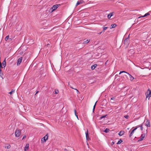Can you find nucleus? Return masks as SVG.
<instances>
[{"label": "nucleus", "mask_w": 151, "mask_h": 151, "mask_svg": "<svg viewBox=\"0 0 151 151\" xmlns=\"http://www.w3.org/2000/svg\"><path fill=\"white\" fill-rule=\"evenodd\" d=\"M21 134V130L20 129H17L15 132V135L16 137H19Z\"/></svg>", "instance_id": "nucleus-1"}, {"label": "nucleus", "mask_w": 151, "mask_h": 151, "mask_svg": "<svg viewBox=\"0 0 151 151\" xmlns=\"http://www.w3.org/2000/svg\"><path fill=\"white\" fill-rule=\"evenodd\" d=\"M151 96V90L150 89H148L147 92V95H146V98L148 97H150Z\"/></svg>", "instance_id": "nucleus-2"}, {"label": "nucleus", "mask_w": 151, "mask_h": 151, "mask_svg": "<svg viewBox=\"0 0 151 151\" xmlns=\"http://www.w3.org/2000/svg\"><path fill=\"white\" fill-rule=\"evenodd\" d=\"M86 135V139L87 141H88L90 140V138L89 137V135L88 134V130H87V132H86L85 133Z\"/></svg>", "instance_id": "nucleus-3"}, {"label": "nucleus", "mask_w": 151, "mask_h": 151, "mask_svg": "<svg viewBox=\"0 0 151 151\" xmlns=\"http://www.w3.org/2000/svg\"><path fill=\"white\" fill-rule=\"evenodd\" d=\"M129 36L128 38H127L125 39L124 42V44L126 45H128L129 44V42L128 40H129Z\"/></svg>", "instance_id": "nucleus-4"}, {"label": "nucleus", "mask_w": 151, "mask_h": 151, "mask_svg": "<svg viewBox=\"0 0 151 151\" xmlns=\"http://www.w3.org/2000/svg\"><path fill=\"white\" fill-rule=\"evenodd\" d=\"M22 57H20L19 58L17 61V65H20V63H21L22 60Z\"/></svg>", "instance_id": "nucleus-5"}, {"label": "nucleus", "mask_w": 151, "mask_h": 151, "mask_svg": "<svg viewBox=\"0 0 151 151\" xmlns=\"http://www.w3.org/2000/svg\"><path fill=\"white\" fill-rule=\"evenodd\" d=\"M60 4H56L55 5H54L53 6V7L54 8L53 9H57L60 6Z\"/></svg>", "instance_id": "nucleus-6"}, {"label": "nucleus", "mask_w": 151, "mask_h": 151, "mask_svg": "<svg viewBox=\"0 0 151 151\" xmlns=\"http://www.w3.org/2000/svg\"><path fill=\"white\" fill-rule=\"evenodd\" d=\"M135 52L133 49H131L128 52V53H130L131 55L133 54Z\"/></svg>", "instance_id": "nucleus-7"}, {"label": "nucleus", "mask_w": 151, "mask_h": 151, "mask_svg": "<svg viewBox=\"0 0 151 151\" xmlns=\"http://www.w3.org/2000/svg\"><path fill=\"white\" fill-rule=\"evenodd\" d=\"M48 134H47L45 135L42 139H43V140L44 141V142H45L48 139Z\"/></svg>", "instance_id": "nucleus-8"}, {"label": "nucleus", "mask_w": 151, "mask_h": 151, "mask_svg": "<svg viewBox=\"0 0 151 151\" xmlns=\"http://www.w3.org/2000/svg\"><path fill=\"white\" fill-rule=\"evenodd\" d=\"M124 133V131H121L118 134L120 136L123 135Z\"/></svg>", "instance_id": "nucleus-9"}, {"label": "nucleus", "mask_w": 151, "mask_h": 151, "mask_svg": "<svg viewBox=\"0 0 151 151\" xmlns=\"http://www.w3.org/2000/svg\"><path fill=\"white\" fill-rule=\"evenodd\" d=\"M150 12H148V13L145 14L144 16H142L139 17H138V18H141V17H146V16L149 15H150V14H149V13Z\"/></svg>", "instance_id": "nucleus-10"}, {"label": "nucleus", "mask_w": 151, "mask_h": 151, "mask_svg": "<svg viewBox=\"0 0 151 151\" xmlns=\"http://www.w3.org/2000/svg\"><path fill=\"white\" fill-rule=\"evenodd\" d=\"M146 124L147 126L148 127H150V121L147 119V121L146 122Z\"/></svg>", "instance_id": "nucleus-11"}, {"label": "nucleus", "mask_w": 151, "mask_h": 151, "mask_svg": "<svg viewBox=\"0 0 151 151\" xmlns=\"http://www.w3.org/2000/svg\"><path fill=\"white\" fill-rule=\"evenodd\" d=\"M97 66V64H95L92 65L91 66V69L92 70H93Z\"/></svg>", "instance_id": "nucleus-12"}, {"label": "nucleus", "mask_w": 151, "mask_h": 151, "mask_svg": "<svg viewBox=\"0 0 151 151\" xmlns=\"http://www.w3.org/2000/svg\"><path fill=\"white\" fill-rule=\"evenodd\" d=\"M45 8L47 9H54V8L53 7V6L52 7H51L50 5L47 6L45 7Z\"/></svg>", "instance_id": "nucleus-13"}, {"label": "nucleus", "mask_w": 151, "mask_h": 151, "mask_svg": "<svg viewBox=\"0 0 151 151\" xmlns=\"http://www.w3.org/2000/svg\"><path fill=\"white\" fill-rule=\"evenodd\" d=\"M6 59H4V61L2 63V64L3 67H5L6 66Z\"/></svg>", "instance_id": "nucleus-14"}, {"label": "nucleus", "mask_w": 151, "mask_h": 151, "mask_svg": "<svg viewBox=\"0 0 151 151\" xmlns=\"http://www.w3.org/2000/svg\"><path fill=\"white\" fill-rule=\"evenodd\" d=\"M128 75L129 76V78L131 81H133L134 79V78L129 73H128Z\"/></svg>", "instance_id": "nucleus-15"}, {"label": "nucleus", "mask_w": 151, "mask_h": 151, "mask_svg": "<svg viewBox=\"0 0 151 151\" xmlns=\"http://www.w3.org/2000/svg\"><path fill=\"white\" fill-rule=\"evenodd\" d=\"M29 148V144H26L25 148L24 149V150L26 151L27 150H28Z\"/></svg>", "instance_id": "nucleus-16"}, {"label": "nucleus", "mask_w": 151, "mask_h": 151, "mask_svg": "<svg viewBox=\"0 0 151 151\" xmlns=\"http://www.w3.org/2000/svg\"><path fill=\"white\" fill-rule=\"evenodd\" d=\"M55 10H51V11L50 10H46V12L47 13L48 12L51 13Z\"/></svg>", "instance_id": "nucleus-17"}, {"label": "nucleus", "mask_w": 151, "mask_h": 151, "mask_svg": "<svg viewBox=\"0 0 151 151\" xmlns=\"http://www.w3.org/2000/svg\"><path fill=\"white\" fill-rule=\"evenodd\" d=\"M134 131L133 129L131 131V133L129 134V137H131L132 135L133 134L134 132Z\"/></svg>", "instance_id": "nucleus-18"}, {"label": "nucleus", "mask_w": 151, "mask_h": 151, "mask_svg": "<svg viewBox=\"0 0 151 151\" xmlns=\"http://www.w3.org/2000/svg\"><path fill=\"white\" fill-rule=\"evenodd\" d=\"M83 1H78L76 4V6L81 4H82L83 3Z\"/></svg>", "instance_id": "nucleus-19"}, {"label": "nucleus", "mask_w": 151, "mask_h": 151, "mask_svg": "<svg viewBox=\"0 0 151 151\" xmlns=\"http://www.w3.org/2000/svg\"><path fill=\"white\" fill-rule=\"evenodd\" d=\"M117 25L116 24H112L111 25V27L110 28V29H111L112 28H114Z\"/></svg>", "instance_id": "nucleus-20"}, {"label": "nucleus", "mask_w": 151, "mask_h": 151, "mask_svg": "<svg viewBox=\"0 0 151 151\" xmlns=\"http://www.w3.org/2000/svg\"><path fill=\"white\" fill-rule=\"evenodd\" d=\"M110 131V129L108 128H106L104 131V132L106 133Z\"/></svg>", "instance_id": "nucleus-21"}, {"label": "nucleus", "mask_w": 151, "mask_h": 151, "mask_svg": "<svg viewBox=\"0 0 151 151\" xmlns=\"http://www.w3.org/2000/svg\"><path fill=\"white\" fill-rule=\"evenodd\" d=\"M15 90H14L13 89H12L11 91V92H10L8 93L10 95H12L14 93V91Z\"/></svg>", "instance_id": "nucleus-22"}, {"label": "nucleus", "mask_w": 151, "mask_h": 151, "mask_svg": "<svg viewBox=\"0 0 151 151\" xmlns=\"http://www.w3.org/2000/svg\"><path fill=\"white\" fill-rule=\"evenodd\" d=\"M123 141L121 139H120L118 141V142L117 143V144H120Z\"/></svg>", "instance_id": "nucleus-23"}, {"label": "nucleus", "mask_w": 151, "mask_h": 151, "mask_svg": "<svg viewBox=\"0 0 151 151\" xmlns=\"http://www.w3.org/2000/svg\"><path fill=\"white\" fill-rule=\"evenodd\" d=\"M3 72L0 71V76L2 78V79H4V78L3 77Z\"/></svg>", "instance_id": "nucleus-24"}, {"label": "nucleus", "mask_w": 151, "mask_h": 151, "mask_svg": "<svg viewBox=\"0 0 151 151\" xmlns=\"http://www.w3.org/2000/svg\"><path fill=\"white\" fill-rule=\"evenodd\" d=\"M74 112L76 116L77 119H78V115H77L76 114V109H75L74 110Z\"/></svg>", "instance_id": "nucleus-25"}, {"label": "nucleus", "mask_w": 151, "mask_h": 151, "mask_svg": "<svg viewBox=\"0 0 151 151\" xmlns=\"http://www.w3.org/2000/svg\"><path fill=\"white\" fill-rule=\"evenodd\" d=\"M90 41V40H85V41H84L83 42V43H88Z\"/></svg>", "instance_id": "nucleus-26"}, {"label": "nucleus", "mask_w": 151, "mask_h": 151, "mask_svg": "<svg viewBox=\"0 0 151 151\" xmlns=\"http://www.w3.org/2000/svg\"><path fill=\"white\" fill-rule=\"evenodd\" d=\"M107 116V114L105 115H103V116H102L100 117V119H101L104 118L105 117H106Z\"/></svg>", "instance_id": "nucleus-27"}, {"label": "nucleus", "mask_w": 151, "mask_h": 151, "mask_svg": "<svg viewBox=\"0 0 151 151\" xmlns=\"http://www.w3.org/2000/svg\"><path fill=\"white\" fill-rule=\"evenodd\" d=\"M145 134V133L142 134L141 135V137H142L143 139L144 138Z\"/></svg>", "instance_id": "nucleus-28"}, {"label": "nucleus", "mask_w": 151, "mask_h": 151, "mask_svg": "<svg viewBox=\"0 0 151 151\" xmlns=\"http://www.w3.org/2000/svg\"><path fill=\"white\" fill-rule=\"evenodd\" d=\"M127 73V74H128V73H127V72H125V71H120L119 74H120L121 73Z\"/></svg>", "instance_id": "nucleus-29"}, {"label": "nucleus", "mask_w": 151, "mask_h": 151, "mask_svg": "<svg viewBox=\"0 0 151 151\" xmlns=\"http://www.w3.org/2000/svg\"><path fill=\"white\" fill-rule=\"evenodd\" d=\"M9 38V35L7 36L5 38V41H7L8 40Z\"/></svg>", "instance_id": "nucleus-30"}, {"label": "nucleus", "mask_w": 151, "mask_h": 151, "mask_svg": "<svg viewBox=\"0 0 151 151\" xmlns=\"http://www.w3.org/2000/svg\"><path fill=\"white\" fill-rule=\"evenodd\" d=\"M107 28L108 27H103V29L102 32H104Z\"/></svg>", "instance_id": "nucleus-31"}, {"label": "nucleus", "mask_w": 151, "mask_h": 151, "mask_svg": "<svg viewBox=\"0 0 151 151\" xmlns=\"http://www.w3.org/2000/svg\"><path fill=\"white\" fill-rule=\"evenodd\" d=\"M114 13V12H112L110 13L109 14V15L110 16L112 17Z\"/></svg>", "instance_id": "nucleus-32"}, {"label": "nucleus", "mask_w": 151, "mask_h": 151, "mask_svg": "<svg viewBox=\"0 0 151 151\" xmlns=\"http://www.w3.org/2000/svg\"><path fill=\"white\" fill-rule=\"evenodd\" d=\"M59 92V91L58 90H56L55 91V94H58Z\"/></svg>", "instance_id": "nucleus-33"}, {"label": "nucleus", "mask_w": 151, "mask_h": 151, "mask_svg": "<svg viewBox=\"0 0 151 151\" xmlns=\"http://www.w3.org/2000/svg\"><path fill=\"white\" fill-rule=\"evenodd\" d=\"M68 86H69L71 88H72V89H74V88L73 87H72L71 86V85L69 84V83H68ZM75 89L77 91H78L76 89Z\"/></svg>", "instance_id": "nucleus-34"}, {"label": "nucleus", "mask_w": 151, "mask_h": 151, "mask_svg": "<svg viewBox=\"0 0 151 151\" xmlns=\"http://www.w3.org/2000/svg\"><path fill=\"white\" fill-rule=\"evenodd\" d=\"M124 117L127 119H128L129 118V116L128 115H127L124 116Z\"/></svg>", "instance_id": "nucleus-35"}, {"label": "nucleus", "mask_w": 151, "mask_h": 151, "mask_svg": "<svg viewBox=\"0 0 151 151\" xmlns=\"http://www.w3.org/2000/svg\"><path fill=\"white\" fill-rule=\"evenodd\" d=\"M95 105H94L93 107V112L94 113V111L95 110Z\"/></svg>", "instance_id": "nucleus-36"}, {"label": "nucleus", "mask_w": 151, "mask_h": 151, "mask_svg": "<svg viewBox=\"0 0 151 151\" xmlns=\"http://www.w3.org/2000/svg\"><path fill=\"white\" fill-rule=\"evenodd\" d=\"M143 139L142 137L140 138L138 141V142H139L140 141H142L143 140Z\"/></svg>", "instance_id": "nucleus-37"}, {"label": "nucleus", "mask_w": 151, "mask_h": 151, "mask_svg": "<svg viewBox=\"0 0 151 151\" xmlns=\"http://www.w3.org/2000/svg\"><path fill=\"white\" fill-rule=\"evenodd\" d=\"M140 129L141 130H143V127L142 125H140Z\"/></svg>", "instance_id": "nucleus-38"}, {"label": "nucleus", "mask_w": 151, "mask_h": 151, "mask_svg": "<svg viewBox=\"0 0 151 151\" xmlns=\"http://www.w3.org/2000/svg\"><path fill=\"white\" fill-rule=\"evenodd\" d=\"M110 16L109 15V14H108V16H107V17H108V18L109 19L111 18V16Z\"/></svg>", "instance_id": "nucleus-39"}, {"label": "nucleus", "mask_w": 151, "mask_h": 151, "mask_svg": "<svg viewBox=\"0 0 151 151\" xmlns=\"http://www.w3.org/2000/svg\"><path fill=\"white\" fill-rule=\"evenodd\" d=\"M116 97L115 96H114L113 97H112L111 98V100H113Z\"/></svg>", "instance_id": "nucleus-40"}, {"label": "nucleus", "mask_w": 151, "mask_h": 151, "mask_svg": "<svg viewBox=\"0 0 151 151\" xmlns=\"http://www.w3.org/2000/svg\"><path fill=\"white\" fill-rule=\"evenodd\" d=\"M26 137V135H24V136L23 137L22 139H24Z\"/></svg>", "instance_id": "nucleus-41"}, {"label": "nucleus", "mask_w": 151, "mask_h": 151, "mask_svg": "<svg viewBox=\"0 0 151 151\" xmlns=\"http://www.w3.org/2000/svg\"><path fill=\"white\" fill-rule=\"evenodd\" d=\"M108 62V60H107V61L106 62V63H105V65H107V64Z\"/></svg>", "instance_id": "nucleus-42"}, {"label": "nucleus", "mask_w": 151, "mask_h": 151, "mask_svg": "<svg viewBox=\"0 0 151 151\" xmlns=\"http://www.w3.org/2000/svg\"><path fill=\"white\" fill-rule=\"evenodd\" d=\"M137 129V127H135L134 129H133V130H134V131H135V130H136Z\"/></svg>", "instance_id": "nucleus-43"}, {"label": "nucleus", "mask_w": 151, "mask_h": 151, "mask_svg": "<svg viewBox=\"0 0 151 151\" xmlns=\"http://www.w3.org/2000/svg\"><path fill=\"white\" fill-rule=\"evenodd\" d=\"M0 68H3L4 67L2 66V65H1V64H0Z\"/></svg>", "instance_id": "nucleus-44"}, {"label": "nucleus", "mask_w": 151, "mask_h": 151, "mask_svg": "<svg viewBox=\"0 0 151 151\" xmlns=\"http://www.w3.org/2000/svg\"><path fill=\"white\" fill-rule=\"evenodd\" d=\"M39 92V91H37L36 92V93H35V95H36V94H37V93H38Z\"/></svg>", "instance_id": "nucleus-45"}, {"label": "nucleus", "mask_w": 151, "mask_h": 151, "mask_svg": "<svg viewBox=\"0 0 151 151\" xmlns=\"http://www.w3.org/2000/svg\"><path fill=\"white\" fill-rule=\"evenodd\" d=\"M114 142H111V145H113L114 144Z\"/></svg>", "instance_id": "nucleus-46"}, {"label": "nucleus", "mask_w": 151, "mask_h": 151, "mask_svg": "<svg viewBox=\"0 0 151 151\" xmlns=\"http://www.w3.org/2000/svg\"><path fill=\"white\" fill-rule=\"evenodd\" d=\"M10 147V145H9V146H8L7 147L8 148H9Z\"/></svg>", "instance_id": "nucleus-47"}, {"label": "nucleus", "mask_w": 151, "mask_h": 151, "mask_svg": "<svg viewBox=\"0 0 151 151\" xmlns=\"http://www.w3.org/2000/svg\"><path fill=\"white\" fill-rule=\"evenodd\" d=\"M64 150V151H68V150L66 149H65Z\"/></svg>", "instance_id": "nucleus-48"}, {"label": "nucleus", "mask_w": 151, "mask_h": 151, "mask_svg": "<svg viewBox=\"0 0 151 151\" xmlns=\"http://www.w3.org/2000/svg\"><path fill=\"white\" fill-rule=\"evenodd\" d=\"M137 127V128L139 127H140V125H138Z\"/></svg>", "instance_id": "nucleus-49"}, {"label": "nucleus", "mask_w": 151, "mask_h": 151, "mask_svg": "<svg viewBox=\"0 0 151 151\" xmlns=\"http://www.w3.org/2000/svg\"><path fill=\"white\" fill-rule=\"evenodd\" d=\"M102 32H100V33H98V34H99V35H100V34H101V33H102Z\"/></svg>", "instance_id": "nucleus-50"}, {"label": "nucleus", "mask_w": 151, "mask_h": 151, "mask_svg": "<svg viewBox=\"0 0 151 151\" xmlns=\"http://www.w3.org/2000/svg\"><path fill=\"white\" fill-rule=\"evenodd\" d=\"M97 101L95 103V104H94V105H95V106H96V103H97Z\"/></svg>", "instance_id": "nucleus-51"}, {"label": "nucleus", "mask_w": 151, "mask_h": 151, "mask_svg": "<svg viewBox=\"0 0 151 151\" xmlns=\"http://www.w3.org/2000/svg\"><path fill=\"white\" fill-rule=\"evenodd\" d=\"M48 45H49V44H47V46H48Z\"/></svg>", "instance_id": "nucleus-52"}, {"label": "nucleus", "mask_w": 151, "mask_h": 151, "mask_svg": "<svg viewBox=\"0 0 151 151\" xmlns=\"http://www.w3.org/2000/svg\"><path fill=\"white\" fill-rule=\"evenodd\" d=\"M10 40H12V39L11 38H10L9 39Z\"/></svg>", "instance_id": "nucleus-53"}]
</instances>
